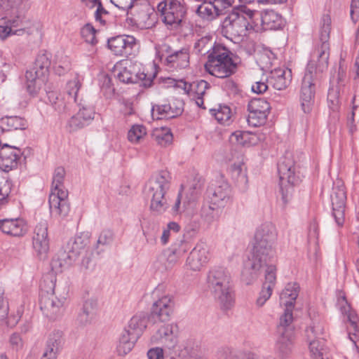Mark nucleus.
<instances>
[{
	"mask_svg": "<svg viewBox=\"0 0 359 359\" xmlns=\"http://www.w3.org/2000/svg\"><path fill=\"white\" fill-rule=\"evenodd\" d=\"M259 17L256 23L259 25V32L267 29H278L283 25V20L280 15L273 10L258 11Z\"/></svg>",
	"mask_w": 359,
	"mask_h": 359,
	"instance_id": "bb28decb",
	"label": "nucleus"
},
{
	"mask_svg": "<svg viewBox=\"0 0 359 359\" xmlns=\"http://www.w3.org/2000/svg\"><path fill=\"white\" fill-rule=\"evenodd\" d=\"M276 61V55L269 48H263L257 54V62L262 70L269 71Z\"/></svg>",
	"mask_w": 359,
	"mask_h": 359,
	"instance_id": "4c0bfd02",
	"label": "nucleus"
},
{
	"mask_svg": "<svg viewBox=\"0 0 359 359\" xmlns=\"http://www.w3.org/2000/svg\"><path fill=\"white\" fill-rule=\"evenodd\" d=\"M90 243V233L81 232L69 240L65 250H60L52 262L55 269H63L69 266L72 262L84 250Z\"/></svg>",
	"mask_w": 359,
	"mask_h": 359,
	"instance_id": "0eeeda50",
	"label": "nucleus"
},
{
	"mask_svg": "<svg viewBox=\"0 0 359 359\" xmlns=\"http://www.w3.org/2000/svg\"><path fill=\"white\" fill-rule=\"evenodd\" d=\"M161 20L170 30H177L184 22L187 8L180 0H163L158 3Z\"/></svg>",
	"mask_w": 359,
	"mask_h": 359,
	"instance_id": "6e6552de",
	"label": "nucleus"
},
{
	"mask_svg": "<svg viewBox=\"0 0 359 359\" xmlns=\"http://www.w3.org/2000/svg\"><path fill=\"white\" fill-rule=\"evenodd\" d=\"M309 341V351L311 356L313 359H323V346L324 341L322 338L318 339Z\"/></svg>",
	"mask_w": 359,
	"mask_h": 359,
	"instance_id": "a18cd8bd",
	"label": "nucleus"
},
{
	"mask_svg": "<svg viewBox=\"0 0 359 359\" xmlns=\"http://www.w3.org/2000/svg\"><path fill=\"white\" fill-rule=\"evenodd\" d=\"M96 30L95 28L90 24H86L84 25L81 30V34L82 38L85 40V41L91 45H95L97 43V41L95 36Z\"/></svg>",
	"mask_w": 359,
	"mask_h": 359,
	"instance_id": "864d4df0",
	"label": "nucleus"
},
{
	"mask_svg": "<svg viewBox=\"0 0 359 359\" xmlns=\"http://www.w3.org/2000/svg\"><path fill=\"white\" fill-rule=\"evenodd\" d=\"M67 191H51L49 195V208L50 214L54 217H65L69 212L67 201Z\"/></svg>",
	"mask_w": 359,
	"mask_h": 359,
	"instance_id": "aec40b11",
	"label": "nucleus"
},
{
	"mask_svg": "<svg viewBox=\"0 0 359 359\" xmlns=\"http://www.w3.org/2000/svg\"><path fill=\"white\" fill-rule=\"evenodd\" d=\"M137 339V338H133L128 332L123 330L116 346L117 354L121 356L127 355L133 348Z\"/></svg>",
	"mask_w": 359,
	"mask_h": 359,
	"instance_id": "72a5a7b5",
	"label": "nucleus"
},
{
	"mask_svg": "<svg viewBox=\"0 0 359 359\" xmlns=\"http://www.w3.org/2000/svg\"><path fill=\"white\" fill-rule=\"evenodd\" d=\"M281 200L286 205L292 198L293 186L299 182L294 163L290 156L283 157L278 164Z\"/></svg>",
	"mask_w": 359,
	"mask_h": 359,
	"instance_id": "9d476101",
	"label": "nucleus"
},
{
	"mask_svg": "<svg viewBox=\"0 0 359 359\" xmlns=\"http://www.w3.org/2000/svg\"><path fill=\"white\" fill-rule=\"evenodd\" d=\"M173 136L170 128L161 126L158 128V146L167 147L172 144Z\"/></svg>",
	"mask_w": 359,
	"mask_h": 359,
	"instance_id": "49530a36",
	"label": "nucleus"
},
{
	"mask_svg": "<svg viewBox=\"0 0 359 359\" xmlns=\"http://www.w3.org/2000/svg\"><path fill=\"white\" fill-rule=\"evenodd\" d=\"M180 230V226L177 223L171 222L168 224L167 227L165 228L163 231V233L161 237V241L163 244L165 245L169 238L172 236V233L178 232Z\"/></svg>",
	"mask_w": 359,
	"mask_h": 359,
	"instance_id": "13d9d810",
	"label": "nucleus"
},
{
	"mask_svg": "<svg viewBox=\"0 0 359 359\" xmlns=\"http://www.w3.org/2000/svg\"><path fill=\"white\" fill-rule=\"evenodd\" d=\"M222 209L221 207H217L216 205L209 203L208 205L203 207L201 214L208 222H212L219 219Z\"/></svg>",
	"mask_w": 359,
	"mask_h": 359,
	"instance_id": "ea45409f",
	"label": "nucleus"
},
{
	"mask_svg": "<svg viewBox=\"0 0 359 359\" xmlns=\"http://www.w3.org/2000/svg\"><path fill=\"white\" fill-rule=\"evenodd\" d=\"M97 309V302L94 299H88L85 302L83 306V313L87 318H93L96 314Z\"/></svg>",
	"mask_w": 359,
	"mask_h": 359,
	"instance_id": "e2e57ef3",
	"label": "nucleus"
},
{
	"mask_svg": "<svg viewBox=\"0 0 359 359\" xmlns=\"http://www.w3.org/2000/svg\"><path fill=\"white\" fill-rule=\"evenodd\" d=\"M174 88L183 90L184 93L187 95H190L192 91H194L198 95H203L205 90L209 88V84L204 80L190 83L181 79L177 80V84L175 85Z\"/></svg>",
	"mask_w": 359,
	"mask_h": 359,
	"instance_id": "473e14b6",
	"label": "nucleus"
},
{
	"mask_svg": "<svg viewBox=\"0 0 359 359\" xmlns=\"http://www.w3.org/2000/svg\"><path fill=\"white\" fill-rule=\"evenodd\" d=\"M258 17V11L241 6L225 19L224 27L234 36H245L251 32H259V25L256 23Z\"/></svg>",
	"mask_w": 359,
	"mask_h": 359,
	"instance_id": "20e7f679",
	"label": "nucleus"
},
{
	"mask_svg": "<svg viewBox=\"0 0 359 359\" xmlns=\"http://www.w3.org/2000/svg\"><path fill=\"white\" fill-rule=\"evenodd\" d=\"M158 60L167 67L168 71L184 69L189 66V54L186 49L170 53V46L163 44L158 50Z\"/></svg>",
	"mask_w": 359,
	"mask_h": 359,
	"instance_id": "f8f14e48",
	"label": "nucleus"
},
{
	"mask_svg": "<svg viewBox=\"0 0 359 359\" xmlns=\"http://www.w3.org/2000/svg\"><path fill=\"white\" fill-rule=\"evenodd\" d=\"M209 203L224 208L232 201L231 189L226 182L211 187L208 190Z\"/></svg>",
	"mask_w": 359,
	"mask_h": 359,
	"instance_id": "6ab92c4d",
	"label": "nucleus"
},
{
	"mask_svg": "<svg viewBox=\"0 0 359 359\" xmlns=\"http://www.w3.org/2000/svg\"><path fill=\"white\" fill-rule=\"evenodd\" d=\"M292 81V72L286 67L276 68L270 71L269 83L274 89L283 90L290 84Z\"/></svg>",
	"mask_w": 359,
	"mask_h": 359,
	"instance_id": "c85d7f7f",
	"label": "nucleus"
},
{
	"mask_svg": "<svg viewBox=\"0 0 359 359\" xmlns=\"http://www.w3.org/2000/svg\"><path fill=\"white\" fill-rule=\"evenodd\" d=\"M11 186L9 180L0 177V209L8 202L7 197L11 193Z\"/></svg>",
	"mask_w": 359,
	"mask_h": 359,
	"instance_id": "3c124183",
	"label": "nucleus"
},
{
	"mask_svg": "<svg viewBox=\"0 0 359 359\" xmlns=\"http://www.w3.org/2000/svg\"><path fill=\"white\" fill-rule=\"evenodd\" d=\"M100 86L101 91L107 98H111L114 93V88L111 85V81L109 76L103 74L100 76Z\"/></svg>",
	"mask_w": 359,
	"mask_h": 359,
	"instance_id": "09e8293b",
	"label": "nucleus"
},
{
	"mask_svg": "<svg viewBox=\"0 0 359 359\" xmlns=\"http://www.w3.org/2000/svg\"><path fill=\"white\" fill-rule=\"evenodd\" d=\"M330 198L332 215L338 226H342L345 220L344 211L346 200L345 188L342 184L338 182V184L333 187Z\"/></svg>",
	"mask_w": 359,
	"mask_h": 359,
	"instance_id": "dca6fc26",
	"label": "nucleus"
},
{
	"mask_svg": "<svg viewBox=\"0 0 359 359\" xmlns=\"http://www.w3.org/2000/svg\"><path fill=\"white\" fill-rule=\"evenodd\" d=\"M62 344L63 334L62 331L55 330L50 334L47 344L61 350Z\"/></svg>",
	"mask_w": 359,
	"mask_h": 359,
	"instance_id": "4d7b16f0",
	"label": "nucleus"
},
{
	"mask_svg": "<svg viewBox=\"0 0 359 359\" xmlns=\"http://www.w3.org/2000/svg\"><path fill=\"white\" fill-rule=\"evenodd\" d=\"M207 281L208 287L221 309H231L234 305L235 299L229 271L222 267L213 268L208 273Z\"/></svg>",
	"mask_w": 359,
	"mask_h": 359,
	"instance_id": "7ed1b4c3",
	"label": "nucleus"
},
{
	"mask_svg": "<svg viewBox=\"0 0 359 359\" xmlns=\"http://www.w3.org/2000/svg\"><path fill=\"white\" fill-rule=\"evenodd\" d=\"M147 135V130L142 125H133L128 133V140L133 144H137Z\"/></svg>",
	"mask_w": 359,
	"mask_h": 359,
	"instance_id": "79ce46f5",
	"label": "nucleus"
},
{
	"mask_svg": "<svg viewBox=\"0 0 359 359\" xmlns=\"http://www.w3.org/2000/svg\"><path fill=\"white\" fill-rule=\"evenodd\" d=\"M331 30V18L329 15H324L322 18L321 25L320 29V41L322 43L327 42L330 38V33Z\"/></svg>",
	"mask_w": 359,
	"mask_h": 359,
	"instance_id": "de8ad7c7",
	"label": "nucleus"
},
{
	"mask_svg": "<svg viewBox=\"0 0 359 359\" xmlns=\"http://www.w3.org/2000/svg\"><path fill=\"white\" fill-rule=\"evenodd\" d=\"M156 14L151 13H141L137 17V22L138 25L142 29H149L156 22L155 19Z\"/></svg>",
	"mask_w": 359,
	"mask_h": 359,
	"instance_id": "8fccbe9b",
	"label": "nucleus"
},
{
	"mask_svg": "<svg viewBox=\"0 0 359 359\" xmlns=\"http://www.w3.org/2000/svg\"><path fill=\"white\" fill-rule=\"evenodd\" d=\"M269 78H262L252 86V90L257 94L264 93L268 89Z\"/></svg>",
	"mask_w": 359,
	"mask_h": 359,
	"instance_id": "338daca9",
	"label": "nucleus"
},
{
	"mask_svg": "<svg viewBox=\"0 0 359 359\" xmlns=\"http://www.w3.org/2000/svg\"><path fill=\"white\" fill-rule=\"evenodd\" d=\"M210 114L220 124L229 126L232 122V111L226 105H219L216 109H210Z\"/></svg>",
	"mask_w": 359,
	"mask_h": 359,
	"instance_id": "58836bf2",
	"label": "nucleus"
},
{
	"mask_svg": "<svg viewBox=\"0 0 359 359\" xmlns=\"http://www.w3.org/2000/svg\"><path fill=\"white\" fill-rule=\"evenodd\" d=\"M251 134L246 131H236L231 135V141L241 145H246Z\"/></svg>",
	"mask_w": 359,
	"mask_h": 359,
	"instance_id": "680f3d73",
	"label": "nucleus"
},
{
	"mask_svg": "<svg viewBox=\"0 0 359 359\" xmlns=\"http://www.w3.org/2000/svg\"><path fill=\"white\" fill-rule=\"evenodd\" d=\"M179 329L176 323L166 322L162 325H158V343L162 347H158V359H174L171 355V350L177 344Z\"/></svg>",
	"mask_w": 359,
	"mask_h": 359,
	"instance_id": "9b49d317",
	"label": "nucleus"
},
{
	"mask_svg": "<svg viewBox=\"0 0 359 359\" xmlns=\"http://www.w3.org/2000/svg\"><path fill=\"white\" fill-rule=\"evenodd\" d=\"M315 92V74L311 70L306 71L303 77L300 90L301 106L304 113L308 114L311 111Z\"/></svg>",
	"mask_w": 359,
	"mask_h": 359,
	"instance_id": "2eb2a0df",
	"label": "nucleus"
},
{
	"mask_svg": "<svg viewBox=\"0 0 359 359\" xmlns=\"http://www.w3.org/2000/svg\"><path fill=\"white\" fill-rule=\"evenodd\" d=\"M108 47L116 55L129 56L136 50V40L130 35L116 36L109 39Z\"/></svg>",
	"mask_w": 359,
	"mask_h": 359,
	"instance_id": "a211bd4d",
	"label": "nucleus"
},
{
	"mask_svg": "<svg viewBox=\"0 0 359 359\" xmlns=\"http://www.w3.org/2000/svg\"><path fill=\"white\" fill-rule=\"evenodd\" d=\"M32 247L36 255L43 259L49 251V239L48 235V224L41 221L34 228L32 236Z\"/></svg>",
	"mask_w": 359,
	"mask_h": 359,
	"instance_id": "f3484780",
	"label": "nucleus"
},
{
	"mask_svg": "<svg viewBox=\"0 0 359 359\" xmlns=\"http://www.w3.org/2000/svg\"><path fill=\"white\" fill-rule=\"evenodd\" d=\"M298 296V286L296 283H288L280 294V304L294 307Z\"/></svg>",
	"mask_w": 359,
	"mask_h": 359,
	"instance_id": "f704fd0d",
	"label": "nucleus"
},
{
	"mask_svg": "<svg viewBox=\"0 0 359 359\" xmlns=\"http://www.w3.org/2000/svg\"><path fill=\"white\" fill-rule=\"evenodd\" d=\"M210 258L209 248L205 243L196 244L189 253L187 259V266L192 271H200Z\"/></svg>",
	"mask_w": 359,
	"mask_h": 359,
	"instance_id": "4be33fe9",
	"label": "nucleus"
},
{
	"mask_svg": "<svg viewBox=\"0 0 359 359\" xmlns=\"http://www.w3.org/2000/svg\"><path fill=\"white\" fill-rule=\"evenodd\" d=\"M25 1L0 0V39L6 40L13 35H22L25 33L22 26Z\"/></svg>",
	"mask_w": 359,
	"mask_h": 359,
	"instance_id": "f03ea898",
	"label": "nucleus"
},
{
	"mask_svg": "<svg viewBox=\"0 0 359 359\" xmlns=\"http://www.w3.org/2000/svg\"><path fill=\"white\" fill-rule=\"evenodd\" d=\"M175 309L174 298L171 295H165L158 299V322L170 321Z\"/></svg>",
	"mask_w": 359,
	"mask_h": 359,
	"instance_id": "c756f323",
	"label": "nucleus"
},
{
	"mask_svg": "<svg viewBox=\"0 0 359 359\" xmlns=\"http://www.w3.org/2000/svg\"><path fill=\"white\" fill-rule=\"evenodd\" d=\"M284 313L280 316L279 325L278 327V331H280L281 328L283 330H292L290 327V325L293 320L292 317V306H285Z\"/></svg>",
	"mask_w": 359,
	"mask_h": 359,
	"instance_id": "603ef678",
	"label": "nucleus"
},
{
	"mask_svg": "<svg viewBox=\"0 0 359 359\" xmlns=\"http://www.w3.org/2000/svg\"><path fill=\"white\" fill-rule=\"evenodd\" d=\"M76 114L79 118H82L86 124H88L94 118L95 111L90 107H82Z\"/></svg>",
	"mask_w": 359,
	"mask_h": 359,
	"instance_id": "0e129e2a",
	"label": "nucleus"
},
{
	"mask_svg": "<svg viewBox=\"0 0 359 359\" xmlns=\"http://www.w3.org/2000/svg\"><path fill=\"white\" fill-rule=\"evenodd\" d=\"M65 299L57 297L53 289L50 291L41 290L40 294V309L43 313L48 318L55 320L62 316Z\"/></svg>",
	"mask_w": 359,
	"mask_h": 359,
	"instance_id": "ddd939ff",
	"label": "nucleus"
},
{
	"mask_svg": "<svg viewBox=\"0 0 359 359\" xmlns=\"http://www.w3.org/2000/svg\"><path fill=\"white\" fill-rule=\"evenodd\" d=\"M22 155L20 149L8 144L0 146V169L8 172L15 168Z\"/></svg>",
	"mask_w": 359,
	"mask_h": 359,
	"instance_id": "393cba45",
	"label": "nucleus"
},
{
	"mask_svg": "<svg viewBox=\"0 0 359 359\" xmlns=\"http://www.w3.org/2000/svg\"><path fill=\"white\" fill-rule=\"evenodd\" d=\"M202 18L212 20L222 14V8H218L215 2H204L201 4L196 11Z\"/></svg>",
	"mask_w": 359,
	"mask_h": 359,
	"instance_id": "c9c22d12",
	"label": "nucleus"
},
{
	"mask_svg": "<svg viewBox=\"0 0 359 359\" xmlns=\"http://www.w3.org/2000/svg\"><path fill=\"white\" fill-rule=\"evenodd\" d=\"M170 173L167 170H162L158 172V191H163L164 194L171 191Z\"/></svg>",
	"mask_w": 359,
	"mask_h": 359,
	"instance_id": "c03bdc74",
	"label": "nucleus"
},
{
	"mask_svg": "<svg viewBox=\"0 0 359 359\" xmlns=\"http://www.w3.org/2000/svg\"><path fill=\"white\" fill-rule=\"evenodd\" d=\"M156 67V65H154ZM117 79L124 83H136L142 81L145 87L151 86L157 74V69L152 73L145 72L142 64L137 61L125 60L116 65Z\"/></svg>",
	"mask_w": 359,
	"mask_h": 359,
	"instance_id": "39448f33",
	"label": "nucleus"
},
{
	"mask_svg": "<svg viewBox=\"0 0 359 359\" xmlns=\"http://www.w3.org/2000/svg\"><path fill=\"white\" fill-rule=\"evenodd\" d=\"M159 195L161 197H158V212L165 211L170 207L171 191L165 194L163 191H158Z\"/></svg>",
	"mask_w": 359,
	"mask_h": 359,
	"instance_id": "69168bd1",
	"label": "nucleus"
},
{
	"mask_svg": "<svg viewBox=\"0 0 359 359\" xmlns=\"http://www.w3.org/2000/svg\"><path fill=\"white\" fill-rule=\"evenodd\" d=\"M50 65V55L47 52H40L35 60L34 68L46 75Z\"/></svg>",
	"mask_w": 359,
	"mask_h": 359,
	"instance_id": "a19ab883",
	"label": "nucleus"
},
{
	"mask_svg": "<svg viewBox=\"0 0 359 359\" xmlns=\"http://www.w3.org/2000/svg\"><path fill=\"white\" fill-rule=\"evenodd\" d=\"M0 230L13 237H23L28 231L27 222L22 218L0 219Z\"/></svg>",
	"mask_w": 359,
	"mask_h": 359,
	"instance_id": "a878e982",
	"label": "nucleus"
},
{
	"mask_svg": "<svg viewBox=\"0 0 359 359\" xmlns=\"http://www.w3.org/2000/svg\"><path fill=\"white\" fill-rule=\"evenodd\" d=\"M114 234L110 230H104L100 234L97 241V249L102 246L109 245L113 241Z\"/></svg>",
	"mask_w": 359,
	"mask_h": 359,
	"instance_id": "bf43d9fd",
	"label": "nucleus"
},
{
	"mask_svg": "<svg viewBox=\"0 0 359 359\" xmlns=\"http://www.w3.org/2000/svg\"><path fill=\"white\" fill-rule=\"evenodd\" d=\"M183 111V103L180 100H173L171 103H164L158 105V119L166 118H175L182 114Z\"/></svg>",
	"mask_w": 359,
	"mask_h": 359,
	"instance_id": "7c9ffc66",
	"label": "nucleus"
},
{
	"mask_svg": "<svg viewBox=\"0 0 359 359\" xmlns=\"http://www.w3.org/2000/svg\"><path fill=\"white\" fill-rule=\"evenodd\" d=\"M232 177L241 184H246L248 178L245 170L243 165L241 164H234L231 168Z\"/></svg>",
	"mask_w": 359,
	"mask_h": 359,
	"instance_id": "6e6d98bb",
	"label": "nucleus"
},
{
	"mask_svg": "<svg viewBox=\"0 0 359 359\" xmlns=\"http://www.w3.org/2000/svg\"><path fill=\"white\" fill-rule=\"evenodd\" d=\"M278 335L274 344V351L281 359L287 358L292 353L294 343L292 330L277 331Z\"/></svg>",
	"mask_w": 359,
	"mask_h": 359,
	"instance_id": "b1692460",
	"label": "nucleus"
},
{
	"mask_svg": "<svg viewBox=\"0 0 359 359\" xmlns=\"http://www.w3.org/2000/svg\"><path fill=\"white\" fill-rule=\"evenodd\" d=\"M86 125H87L86 123L82 118H79L77 114L73 116L69 121V126L72 130L83 128Z\"/></svg>",
	"mask_w": 359,
	"mask_h": 359,
	"instance_id": "774afa93",
	"label": "nucleus"
},
{
	"mask_svg": "<svg viewBox=\"0 0 359 359\" xmlns=\"http://www.w3.org/2000/svg\"><path fill=\"white\" fill-rule=\"evenodd\" d=\"M329 57L330 44L327 42L322 43L313 52L306 71L311 70L314 74L315 69L323 72L328 67Z\"/></svg>",
	"mask_w": 359,
	"mask_h": 359,
	"instance_id": "412c9836",
	"label": "nucleus"
},
{
	"mask_svg": "<svg viewBox=\"0 0 359 359\" xmlns=\"http://www.w3.org/2000/svg\"><path fill=\"white\" fill-rule=\"evenodd\" d=\"M143 301L151 310V313L149 315H151L153 318H156L157 309V293L155 290L145 294L143 297Z\"/></svg>",
	"mask_w": 359,
	"mask_h": 359,
	"instance_id": "5fc2aeb1",
	"label": "nucleus"
},
{
	"mask_svg": "<svg viewBox=\"0 0 359 359\" xmlns=\"http://www.w3.org/2000/svg\"><path fill=\"white\" fill-rule=\"evenodd\" d=\"M231 52L225 47L216 46L212 52L208 55V60L205 65V70L211 75L224 79L233 74L236 65L231 57Z\"/></svg>",
	"mask_w": 359,
	"mask_h": 359,
	"instance_id": "423d86ee",
	"label": "nucleus"
},
{
	"mask_svg": "<svg viewBox=\"0 0 359 359\" xmlns=\"http://www.w3.org/2000/svg\"><path fill=\"white\" fill-rule=\"evenodd\" d=\"M323 334V327L319 324H313L306 330V335L308 341L318 339Z\"/></svg>",
	"mask_w": 359,
	"mask_h": 359,
	"instance_id": "052dcab7",
	"label": "nucleus"
},
{
	"mask_svg": "<svg viewBox=\"0 0 359 359\" xmlns=\"http://www.w3.org/2000/svg\"><path fill=\"white\" fill-rule=\"evenodd\" d=\"M81 82L77 76L69 80L62 93L50 91L47 93L48 100L53 109L59 114L67 112L76 102Z\"/></svg>",
	"mask_w": 359,
	"mask_h": 359,
	"instance_id": "1a4fd4ad",
	"label": "nucleus"
},
{
	"mask_svg": "<svg viewBox=\"0 0 359 359\" xmlns=\"http://www.w3.org/2000/svg\"><path fill=\"white\" fill-rule=\"evenodd\" d=\"M25 127V121L19 116H8L0 119V129L1 131L22 130Z\"/></svg>",
	"mask_w": 359,
	"mask_h": 359,
	"instance_id": "e433bc0d",
	"label": "nucleus"
},
{
	"mask_svg": "<svg viewBox=\"0 0 359 359\" xmlns=\"http://www.w3.org/2000/svg\"><path fill=\"white\" fill-rule=\"evenodd\" d=\"M276 228L271 222H265L257 229L252 257L242 272V280L245 284L250 285L255 282L262 270L270 265L269 262L276 256Z\"/></svg>",
	"mask_w": 359,
	"mask_h": 359,
	"instance_id": "f257e3e1",
	"label": "nucleus"
},
{
	"mask_svg": "<svg viewBox=\"0 0 359 359\" xmlns=\"http://www.w3.org/2000/svg\"><path fill=\"white\" fill-rule=\"evenodd\" d=\"M65 175V170L62 167L57 168L53 173L51 191H67L65 189L63 182Z\"/></svg>",
	"mask_w": 359,
	"mask_h": 359,
	"instance_id": "37998d69",
	"label": "nucleus"
},
{
	"mask_svg": "<svg viewBox=\"0 0 359 359\" xmlns=\"http://www.w3.org/2000/svg\"><path fill=\"white\" fill-rule=\"evenodd\" d=\"M264 281L256 300L257 307L263 306L271 297L276 282V268L274 265L265 266Z\"/></svg>",
	"mask_w": 359,
	"mask_h": 359,
	"instance_id": "5701e85b",
	"label": "nucleus"
},
{
	"mask_svg": "<svg viewBox=\"0 0 359 359\" xmlns=\"http://www.w3.org/2000/svg\"><path fill=\"white\" fill-rule=\"evenodd\" d=\"M44 76L41 72L34 67L26 72V87L30 94H35L40 89L41 77Z\"/></svg>",
	"mask_w": 359,
	"mask_h": 359,
	"instance_id": "2f4dec72",
	"label": "nucleus"
},
{
	"mask_svg": "<svg viewBox=\"0 0 359 359\" xmlns=\"http://www.w3.org/2000/svg\"><path fill=\"white\" fill-rule=\"evenodd\" d=\"M270 109V104L265 99H252L248 104V125L252 127L263 126L266 121Z\"/></svg>",
	"mask_w": 359,
	"mask_h": 359,
	"instance_id": "4468645a",
	"label": "nucleus"
},
{
	"mask_svg": "<svg viewBox=\"0 0 359 359\" xmlns=\"http://www.w3.org/2000/svg\"><path fill=\"white\" fill-rule=\"evenodd\" d=\"M156 323V318H152L151 315H144L140 313L133 316L128 322V328L124 331L128 332L133 338H139L147 327V323Z\"/></svg>",
	"mask_w": 359,
	"mask_h": 359,
	"instance_id": "cd10ccee",
	"label": "nucleus"
}]
</instances>
